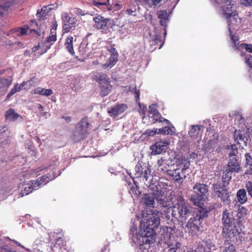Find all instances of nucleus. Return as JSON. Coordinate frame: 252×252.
<instances>
[{
	"mask_svg": "<svg viewBox=\"0 0 252 252\" xmlns=\"http://www.w3.org/2000/svg\"><path fill=\"white\" fill-rule=\"evenodd\" d=\"M161 213L156 210L145 214L141 211L137 218L131 220L129 236L140 252H148L156 235V229L160 224Z\"/></svg>",
	"mask_w": 252,
	"mask_h": 252,
	"instance_id": "1",
	"label": "nucleus"
},
{
	"mask_svg": "<svg viewBox=\"0 0 252 252\" xmlns=\"http://www.w3.org/2000/svg\"><path fill=\"white\" fill-rule=\"evenodd\" d=\"M149 188L148 193L144 194L142 199V202L147 207H155L156 202L158 206L162 207L168 206L165 189L161 186L151 184L149 185Z\"/></svg>",
	"mask_w": 252,
	"mask_h": 252,
	"instance_id": "2",
	"label": "nucleus"
},
{
	"mask_svg": "<svg viewBox=\"0 0 252 252\" xmlns=\"http://www.w3.org/2000/svg\"><path fill=\"white\" fill-rule=\"evenodd\" d=\"M191 212V207L184 199L180 198L178 203L172 207L167 208L165 211L167 220H176L183 222L185 221Z\"/></svg>",
	"mask_w": 252,
	"mask_h": 252,
	"instance_id": "3",
	"label": "nucleus"
},
{
	"mask_svg": "<svg viewBox=\"0 0 252 252\" xmlns=\"http://www.w3.org/2000/svg\"><path fill=\"white\" fill-rule=\"evenodd\" d=\"M229 117L234 118L235 121L239 122V126L241 130H236L233 136L234 140L237 144L239 145L240 147L244 148V146H247L248 140V134L244 131L245 128L247 127L246 124H252V114H249L245 118H243L238 112L234 111L229 114Z\"/></svg>",
	"mask_w": 252,
	"mask_h": 252,
	"instance_id": "4",
	"label": "nucleus"
},
{
	"mask_svg": "<svg viewBox=\"0 0 252 252\" xmlns=\"http://www.w3.org/2000/svg\"><path fill=\"white\" fill-rule=\"evenodd\" d=\"M222 222L223 224V234L226 238L234 241V238L239 234L235 219H233L229 214L227 210L222 212Z\"/></svg>",
	"mask_w": 252,
	"mask_h": 252,
	"instance_id": "5",
	"label": "nucleus"
},
{
	"mask_svg": "<svg viewBox=\"0 0 252 252\" xmlns=\"http://www.w3.org/2000/svg\"><path fill=\"white\" fill-rule=\"evenodd\" d=\"M56 177L55 171H52V174L49 176L44 175L41 177L37 181H31L30 183L26 185L24 189L19 193L20 197H23L31 193L32 190L37 189L41 186L45 185L50 181L53 180Z\"/></svg>",
	"mask_w": 252,
	"mask_h": 252,
	"instance_id": "6",
	"label": "nucleus"
},
{
	"mask_svg": "<svg viewBox=\"0 0 252 252\" xmlns=\"http://www.w3.org/2000/svg\"><path fill=\"white\" fill-rule=\"evenodd\" d=\"M215 7H217L221 2L222 14L227 19L232 16L237 14L236 5L231 0H209Z\"/></svg>",
	"mask_w": 252,
	"mask_h": 252,
	"instance_id": "7",
	"label": "nucleus"
},
{
	"mask_svg": "<svg viewBox=\"0 0 252 252\" xmlns=\"http://www.w3.org/2000/svg\"><path fill=\"white\" fill-rule=\"evenodd\" d=\"M215 7H217L221 2L222 14L227 19L232 16L237 14L236 5L231 0H209Z\"/></svg>",
	"mask_w": 252,
	"mask_h": 252,
	"instance_id": "8",
	"label": "nucleus"
},
{
	"mask_svg": "<svg viewBox=\"0 0 252 252\" xmlns=\"http://www.w3.org/2000/svg\"><path fill=\"white\" fill-rule=\"evenodd\" d=\"M195 194L190 197V200L198 206H201V201L204 200L208 196V188L203 184L197 183L193 187Z\"/></svg>",
	"mask_w": 252,
	"mask_h": 252,
	"instance_id": "9",
	"label": "nucleus"
},
{
	"mask_svg": "<svg viewBox=\"0 0 252 252\" xmlns=\"http://www.w3.org/2000/svg\"><path fill=\"white\" fill-rule=\"evenodd\" d=\"M227 21L228 30L229 31V35L231 40L235 46L236 45V42L239 40V37L233 33V31L237 30L241 26V19L238 17L237 14L232 16L229 18L226 19Z\"/></svg>",
	"mask_w": 252,
	"mask_h": 252,
	"instance_id": "10",
	"label": "nucleus"
},
{
	"mask_svg": "<svg viewBox=\"0 0 252 252\" xmlns=\"http://www.w3.org/2000/svg\"><path fill=\"white\" fill-rule=\"evenodd\" d=\"M207 216L205 212L199 211L195 216L191 218L188 221L186 226L192 231H199L203 220Z\"/></svg>",
	"mask_w": 252,
	"mask_h": 252,
	"instance_id": "11",
	"label": "nucleus"
},
{
	"mask_svg": "<svg viewBox=\"0 0 252 252\" xmlns=\"http://www.w3.org/2000/svg\"><path fill=\"white\" fill-rule=\"evenodd\" d=\"M214 194L220 198L222 201L225 204H229L230 202L228 191L226 188V185H221L220 183L217 182L214 185Z\"/></svg>",
	"mask_w": 252,
	"mask_h": 252,
	"instance_id": "12",
	"label": "nucleus"
},
{
	"mask_svg": "<svg viewBox=\"0 0 252 252\" xmlns=\"http://www.w3.org/2000/svg\"><path fill=\"white\" fill-rule=\"evenodd\" d=\"M149 119L150 122L151 123L159 122L165 124V125H171L170 121L161 117L155 105H151L149 106Z\"/></svg>",
	"mask_w": 252,
	"mask_h": 252,
	"instance_id": "13",
	"label": "nucleus"
},
{
	"mask_svg": "<svg viewBox=\"0 0 252 252\" xmlns=\"http://www.w3.org/2000/svg\"><path fill=\"white\" fill-rule=\"evenodd\" d=\"M151 171L146 163H138L135 167V176L136 178H143V180L148 181L151 177Z\"/></svg>",
	"mask_w": 252,
	"mask_h": 252,
	"instance_id": "14",
	"label": "nucleus"
},
{
	"mask_svg": "<svg viewBox=\"0 0 252 252\" xmlns=\"http://www.w3.org/2000/svg\"><path fill=\"white\" fill-rule=\"evenodd\" d=\"M203 126L199 125H191L188 132L190 140L192 142L199 143L201 139L202 131Z\"/></svg>",
	"mask_w": 252,
	"mask_h": 252,
	"instance_id": "15",
	"label": "nucleus"
},
{
	"mask_svg": "<svg viewBox=\"0 0 252 252\" xmlns=\"http://www.w3.org/2000/svg\"><path fill=\"white\" fill-rule=\"evenodd\" d=\"M62 18L63 22V30L65 32L74 29L77 25V21L74 18L69 17L67 13H63Z\"/></svg>",
	"mask_w": 252,
	"mask_h": 252,
	"instance_id": "16",
	"label": "nucleus"
},
{
	"mask_svg": "<svg viewBox=\"0 0 252 252\" xmlns=\"http://www.w3.org/2000/svg\"><path fill=\"white\" fill-rule=\"evenodd\" d=\"M187 168L185 166L182 169L177 168L173 170H168L167 171V173L176 182L181 183L186 178L185 171Z\"/></svg>",
	"mask_w": 252,
	"mask_h": 252,
	"instance_id": "17",
	"label": "nucleus"
},
{
	"mask_svg": "<svg viewBox=\"0 0 252 252\" xmlns=\"http://www.w3.org/2000/svg\"><path fill=\"white\" fill-rule=\"evenodd\" d=\"M169 144L168 140H160L156 142L155 145L151 146L152 154L157 155L165 152Z\"/></svg>",
	"mask_w": 252,
	"mask_h": 252,
	"instance_id": "18",
	"label": "nucleus"
},
{
	"mask_svg": "<svg viewBox=\"0 0 252 252\" xmlns=\"http://www.w3.org/2000/svg\"><path fill=\"white\" fill-rule=\"evenodd\" d=\"M109 51L111 53L110 57L105 63L102 64L101 65L102 68L104 69L111 68L118 61V54L116 50L111 47L110 49H109Z\"/></svg>",
	"mask_w": 252,
	"mask_h": 252,
	"instance_id": "19",
	"label": "nucleus"
},
{
	"mask_svg": "<svg viewBox=\"0 0 252 252\" xmlns=\"http://www.w3.org/2000/svg\"><path fill=\"white\" fill-rule=\"evenodd\" d=\"M216 249L215 245L213 244L211 240L203 241L200 246L198 248L197 251L191 250L188 252H211L212 250Z\"/></svg>",
	"mask_w": 252,
	"mask_h": 252,
	"instance_id": "20",
	"label": "nucleus"
},
{
	"mask_svg": "<svg viewBox=\"0 0 252 252\" xmlns=\"http://www.w3.org/2000/svg\"><path fill=\"white\" fill-rule=\"evenodd\" d=\"M89 127L88 120L86 118L83 119L77 126V132L79 135V139L84 138L87 132Z\"/></svg>",
	"mask_w": 252,
	"mask_h": 252,
	"instance_id": "21",
	"label": "nucleus"
},
{
	"mask_svg": "<svg viewBox=\"0 0 252 252\" xmlns=\"http://www.w3.org/2000/svg\"><path fill=\"white\" fill-rule=\"evenodd\" d=\"M92 4L94 6L104 11L111 10V6L109 4V0H92Z\"/></svg>",
	"mask_w": 252,
	"mask_h": 252,
	"instance_id": "22",
	"label": "nucleus"
},
{
	"mask_svg": "<svg viewBox=\"0 0 252 252\" xmlns=\"http://www.w3.org/2000/svg\"><path fill=\"white\" fill-rule=\"evenodd\" d=\"M233 46L235 50H239L241 56H243L246 52L252 53V44H251L242 43L239 45L238 40L236 42V45L235 46L233 44Z\"/></svg>",
	"mask_w": 252,
	"mask_h": 252,
	"instance_id": "23",
	"label": "nucleus"
},
{
	"mask_svg": "<svg viewBox=\"0 0 252 252\" xmlns=\"http://www.w3.org/2000/svg\"><path fill=\"white\" fill-rule=\"evenodd\" d=\"M93 19L95 23L94 26L97 29H105L109 21V19L104 18L100 16L94 17Z\"/></svg>",
	"mask_w": 252,
	"mask_h": 252,
	"instance_id": "24",
	"label": "nucleus"
},
{
	"mask_svg": "<svg viewBox=\"0 0 252 252\" xmlns=\"http://www.w3.org/2000/svg\"><path fill=\"white\" fill-rule=\"evenodd\" d=\"M127 108V106L125 104H118L112 107L108 111V112L111 116L114 117L123 113Z\"/></svg>",
	"mask_w": 252,
	"mask_h": 252,
	"instance_id": "25",
	"label": "nucleus"
},
{
	"mask_svg": "<svg viewBox=\"0 0 252 252\" xmlns=\"http://www.w3.org/2000/svg\"><path fill=\"white\" fill-rule=\"evenodd\" d=\"M229 162L228 163V169L232 172H238L240 165L238 163L236 157H229Z\"/></svg>",
	"mask_w": 252,
	"mask_h": 252,
	"instance_id": "26",
	"label": "nucleus"
},
{
	"mask_svg": "<svg viewBox=\"0 0 252 252\" xmlns=\"http://www.w3.org/2000/svg\"><path fill=\"white\" fill-rule=\"evenodd\" d=\"M69 80L70 81V87L74 91H78L81 88V78L79 76H70Z\"/></svg>",
	"mask_w": 252,
	"mask_h": 252,
	"instance_id": "27",
	"label": "nucleus"
},
{
	"mask_svg": "<svg viewBox=\"0 0 252 252\" xmlns=\"http://www.w3.org/2000/svg\"><path fill=\"white\" fill-rule=\"evenodd\" d=\"M38 81V79L36 77H32L29 81L26 82H23L21 84L17 92L22 90L23 88L25 90L29 89L31 86L35 84Z\"/></svg>",
	"mask_w": 252,
	"mask_h": 252,
	"instance_id": "28",
	"label": "nucleus"
},
{
	"mask_svg": "<svg viewBox=\"0 0 252 252\" xmlns=\"http://www.w3.org/2000/svg\"><path fill=\"white\" fill-rule=\"evenodd\" d=\"M93 78L96 81L99 82L100 85L105 83L109 82L108 76L103 73H96L93 76Z\"/></svg>",
	"mask_w": 252,
	"mask_h": 252,
	"instance_id": "29",
	"label": "nucleus"
},
{
	"mask_svg": "<svg viewBox=\"0 0 252 252\" xmlns=\"http://www.w3.org/2000/svg\"><path fill=\"white\" fill-rule=\"evenodd\" d=\"M220 252H236V251L235 246L228 241H226L223 246L220 247Z\"/></svg>",
	"mask_w": 252,
	"mask_h": 252,
	"instance_id": "30",
	"label": "nucleus"
},
{
	"mask_svg": "<svg viewBox=\"0 0 252 252\" xmlns=\"http://www.w3.org/2000/svg\"><path fill=\"white\" fill-rule=\"evenodd\" d=\"M247 210L246 208L240 206L239 207L236 215L237 218L235 219V221H236V223L238 225H240L241 222V219L247 214Z\"/></svg>",
	"mask_w": 252,
	"mask_h": 252,
	"instance_id": "31",
	"label": "nucleus"
},
{
	"mask_svg": "<svg viewBox=\"0 0 252 252\" xmlns=\"http://www.w3.org/2000/svg\"><path fill=\"white\" fill-rule=\"evenodd\" d=\"M158 134L174 135L175 128L173 126L169 127L165 126L164 127L158 129Z\"/></svg>",
	"mask_w": 252,
	"mask_h": 252,
	"instance_id": "32",
	"label": "nucleus"
},
{
	"mask_svg": "<svg viewBox=\"0 0 252 252\" xmlns=\"http://www.w3.org/2000/svg\"><path fill=\"white\" fill-rule=\"evenodd\" d=\"M73 37L71 36H68L66 39L64 45L68 52L71 55L74 54L73 50Z\"/></svg>",
	"mask_w": 252,
	"mask_h": 252,
	"instance_id": "33",
	"label": "nucleus"
},
{
	"mask_svg": "<svg viewBox=\"0 0 252 252\" xmlns=\"http://www.w3.org/2000/svg\"><path fill=\"white\" fill-rule=\"evenodd\" d=\"M100 86L101 89L100 94L103 96L107 95L112 89V86L110 82L105 83V84H102Z\"/></svg>",
	"mask_w": 252,
	"mask_h": 252,
	"instance_id": "34",
	"label": "nucleus"
},
{
	"mask_svg": "<svg viewBox=\"0 0 252 252\" xmlns=\"http://www.w3.org/2000/svg\"><path fill=\"white\" fill-rule=\"evenodd\" d=\"M51 7L48 6H44L41 9L40 11H37V16L39 20H42L46 18V16L49 13V10L51 9Z\"/></svg>",
	"mask_w": 252,
	"mask_h": 252,
	"instance_id": "35",
	"label": "nucleus"
},
{
	"mask_svg": "<svg viewBox=\"0 0 252 252\" xmlns=\"http://www.w3.org/2000/svg\"><path fill=\"white\" fill-rule=\"evenodd\" d=\"M158 17L160 19V23L161 25L166 27L167 23L169 21L167 12L164 10L159 11Z\"/></svg>",
	"mask_w": 252,
	"mask_h": 252,
	"instance_id": "36",
	"label": "nucleus"
},
{
	"mask_svg": "<svg viewBox=\"0 0 252 252\" xmlns=\"http://www.w3.org/2000/svg\"><path fill=\"white\" fill-rule=\"evenodd\" d=\"M134 94H135V100L139 104V107L140 108V113L142 115H145L146 113V110L147 109V107L146 106H145L144 104H141L139 102V91H137L136 89L134 91Z\"/></svg>",
	"mask_w": 252,
	"mask_h": 252,
	"instance_id": "37",
	"label": "nucleus"
},
{
	"mask_svg": "<svg viewBox=\"0 0 252 252\" xmlns=\"http://www.w3.org/2000/svg\"><path fill=\"white\" fill-rule=\"evenodd\" d=\"M171 227L162 226L160 227V234L162 236L164 240L168 239L170 237V232L172 231Z\"/></svg>",
	"mask_w": 252,
	"mask_h": 252,
	"instance_id": "38",
	"label": "nucleus"
},
{
	"mask_svg": "<svg viewBox=\"0 0 252 252\" xmlns=\"http://www.w3.org/2000/svg\"><path fill=\"white\" fill-rule=\"evenodd\" d=\"M237 197L239 202L243 204L247 201L246 191L244 189H239L237 193Z\"/></svg>",
	"mask_w": 252,
	"mask_h": 252,
	"instance_id": "39",
	"label": "nucleus"
},
{
	"mask_svg": "<svg viewBox=\"0 0 252 252\" xmlns=\"http://www.w3.org/2000/svg\"><path fill=\"white\" fill-rule=\"evenodd\" d=\"M233 172L227 169L223 173L222 179L223 185H226L228 184L229 181L231 180L232 177V173Z\"/></svg>",
	"mask_w": 252,
	"mask_h": 252,
	"instance_id": "40",
	"label": "nucleus"
},
{
	"mask_svg": "<svg viewBox=\"0 0 252 252\" xmlns=\"http://www.w3.org/2000/svg\"><path fill=\"white\" fill-rule=\"evenodd\" d=\"M6 120H14L16 118V113L15 110L12 108H10L5 113V115Z\"/></svg>",
	"mask_w": 252,
	"mask_h": 252,
	"instance_id": "41",
	"label": "nucleus"
},
{
	"mask_svg": "<svg viewBox=\"0 0 252 252\" xmlns=\"http://www.w3.org/2000/svg\"><path fill=\"white\" fill-rule=\"evenodd\" d=\"M151 39L153 40V43H154L155 45H158L159 43H161L158 49H160L163 45V42H161L160 36L158 34H155L154 35H150Z\"/></svg>",
	"mask_w": 252,
	"mask_h": 252,
	"instance_id": "42",
	"label": "nucleus"
},
{
	"mask_svg": "<svg viewBox=\"0 0 252 252\" xmlns=\"http://www.w3.org/2000/svg\"><path fill=\"white\" fill-rule=\"evenodd\" d=\"M230 150H231L229 153V157H236V154L238 153V150L236 145L235 144L232 145L230 146Z\"/></svg>",
	"mask_w": 252,
	"mask_h": 252,
	"instance_id": "43",
	"label": "nucleus"
},
{
	"mask_svg": "<svg viewBox=\"0 0 252 252\" xmlns=\"http://www.w3.org/2000/svg\"><path fill=\"white\" fill-rule=\"evenodd\" d=\"M44 44H46V42L45 43H43L42 42L39 43L37 46H36L32 48V51L35 52L37 50H38V49L41 48L42 50L43 51V52H46L47 49H48L50 48V45H45L46 47V48L45 49H44V50H43V48L42 46H43Z\"/></svg>",
	"mask_w": 252,
	"mask_h": 252,
	"instance_id": "44",
	"label": "nucleus"
},
{
	"mask_svg": "<svg viewBox=\"0 0 252 252\" xmlns=\"http://www.w3.org/2000/svg\"><path fill=\"white\" fill-rule=\"evenodd\" d=\"M158 128H154L153 129H148L143 133L142 135H147V136H154L156 133H158Z\"/></svg>",
	"mask_w": 252,
	"mask_h": 252,
	"instance_id": "45",
	"label": "nucleus"
},
{
	"mask_svg": "<svg viewBox=\"0 0 252 252\" xmlns=\"http://www.w3.org/2000/svg\"><path fill=\"white\" fill-rule=\"evenodd\" d=\"M245 157L247 164L249 166L251 170H252V157L250 155V154L248 153L246 154Z\"/></svg>",
	"mask_w": 252,
	"mask_h": 252,
	"instance_id": "46",
	"label": "nucleus"
},
{
	"mask_svg": "<svg viewBox=\"0 0 252 252\" xmlns=\"http://www.w3.org/2000/svg\"><path fill=\"white\" fill-rule=\"evenodd\" d=\"M126 12L128 14L135 16L137 14L136 13V6H133L131 8L127 9Z\"/></svg>",
	"mask_w": 252,
	"mask_h": 252,
	"instance_id": "47",
	"label": "nucleus"
},
{
	"mask_svg": "<svg viewBox=\"0 0 252 252\" xmlns=\"http://www.w3.org/2000/svg\"><path fill=\"white\" fill-rule=\"evenodd\" d=\"M56 34H53L50 35L46 39V42L47 43L53 44L54 42L56 40Z\"/></svg>",
	"mask_w": 252,
	"mask_h": 252,
	"instance_id": "48",
	"label": "nucleus"
},
{
	"mask_svg": "<svg viewBox=\"0 0 252 252\" xmlns=\"http://www.w3.org/2000/svg\"><path fill=\"white\" fill-rule=\"evenodd\" d=\"M53 94V91L51 89H43L41 95L48 96L51 95Z\"/></svg>",
	"mask_w": 252,
	"mask_h": 252,
	"instance_id": "49",
	"label": "nucleus"
},
{
	"mask_svg": "<svg viewBox=\"0 0 252 252\" xmlns=\"http://www.w3.org/2000/svg\"><path fill=\"white\" fill-rule=\"evenodd\" d=\"M17 246H19L20 247V249H19L18 252H31L30 249L26 248L23 246L21 245V244L17 242Z\"/></svg>",
	"mask_w": 252,
	"mask_h": 252,
	"instance_id": "50",
	"label": "nucleus"
},
{
	"mask_svg": "<svg viewBox=\"0 0 252 252\" xmlns=\"http://www.w3.org/2000/svg\"><path fill=\"white\" fill-rule=\"evenodd\" d=\"M28 29V27L24 26L23 27L20 28L18 30H17V32L19 31L20 32V34L21 35H23L27 33Z\"/></svg>",
	"mask_w": 252,
	"mask_h": 252,
	"instance_id": "51",
	"label": "nucleus"
},
{
	"mask_svg": "<svg viewBox=\"0 0 252 252\" xmlns=\"http://www.w3.org/2000/svg\"><path fill=\"white\" fill-rule=\"evenodd\" d=\"M246 187L249 194L252 197V183L251 182H248L246 185Z\"/></svg>",
	"mask_w": 252,
	"mask_h": 252,
	"instance_id": "52",
	"label": "nucleus"
},
{
	"mask_svg": "<svg viewBox=\"0 0 252 252\" xmlns=\"http://www.w3.org/2000/svg\"><path fill=\"white\" fill-rule=\"evenodd\" d=\"M20 161L21 164H24L29 159L28 158H25L24 157L21 156H17V160Z\"/></svg>",
	"mask_w": 252,
	"mask_h": 252,
	"instance_id": "53",
	"label": "nucleus"
},
{
	"mask_svg": "<svg viewBox=\"0 0 252 252\" xmlns=\"http://www.w3.org/2000/svg\"><path fill=\"white\" fill-rule=\"evenodd\" d=\"M240 1L246 6H252V0H240Z\"/></svg>",
	"mask_w": 252,
	"mask_h": 252,
	"instance_id": "54",
	"label": "nucleus"
},
{
	"mask_svg": "<svg viewBox=\"0 0 252 252\" xmlns=\"http://www.w3.org/2000/svg\"><path fill=\"white\" fill-rule=\"evenodd\" d=\"M29 154L31 157L32 160H34L36 158V152L32 149H29Z\"/></svg>",
	"mask_w": 252,
	"mask_h": 252,
	"instance_id": "55",
	"label": "nucleus"
},
{
	"mask_svg": "<svg viewBox=\"0 0 252 252\" xmlns=\"http://www.w3.org/2000/svg\"><path fill=\"white\" fill-rule=\"evenodd\" d=\"M0 82L2 85H4L7 87H8L11 83V82L9 81V79L4 78L1 79Z\"/></svg>",
	"mask_w": 252,
	"mask_h": 252,
	"instance_id": "56",
	"label": "nucleus"
},
{
	"mask_svg": "<svg viewBox=\"0 0 252 252\" xmlns=\"http://www.w3.org/2000/svg\"><path fill=\"white\" fill-rule=\"evenodd\" d=\"M246 63L250 66L252 67V56H249L246 58Z\"/></svg>",
	"mask_w": 252,
	"mask_h": 252,
	"instance_id": "57",
	"label": "nucleus"
},
{
	"mask_svg": "<svg viewBox=\"0 0 252 252\" xmlns=\"http://www.w3.org/2000/svg\"><path fill=\"white\" fill-rule=\"evenodd\" d=\"M145 19L148 21L152 23L153 17L152 15L150 13H145L144 15Z\"/></svg>",
	"mask_w": 252,
	"mask_h": 252,
	"instance_id": "58",
	"label": "nucleus"
},
{
	"mask_svg": "<svg viewBox=\"0 0 252 252\" xmlns=\"http://www.w3.org/2000/svg\"><path fill=\"white\" fill-rule=\"evenodd\" d=\"M16 93V85H15L14 86V87L13 88V89H12L11 91L10 92V93H9L6 96V100H7L11 96H12V95H13L14 94H15Z\"/></svg>",
	"mask_w": 252,
	"mask_h": 252,
	"instance_id": "59",
	"label": "nucleus"
},
{
	"mask_svg": "<svg viewBox=\"0 0 252 252\" xmlns=\"http://www.w3.org/2000/svg\"><path fill=\"white\" fill-rule=\"evenodd\" d=\"M74 12L78 15H83L85 14L84 12L81 9L76 8L74 9Z\"/></svg>",
	"mask_w": 252,
	"mask_h": 252,
	"instance_id": "60",
	"label": "nucleus"
},
{
	"mask_svg": "<svg viewBox=\"0 0 252 252\" xmlns=\"http://www.w3.org/2000/svg\"><path fill=\"white\" fill-rule=\"evenodd\" d=\"M43 89V88H42L38 87L34 89V94H39L41 95Z\"/></svg>",
	"mask_w": 252,
	"mask_h": 252,
	"instance_id": "61",
	"label": "nucleus"
},
{
	"mask_svg": "<svg viewBox=\"0 0 252 252\" xmlns=\"http://www.w3.org/2000/svg\"><path fill=\"white\" fill-rule=\"evenodd\" d=\"M198 158V154L195 153H192L189 156V158L195 159Z\"/></svg>",
	"mask_w": 252,
	"mask_h": 252,
	"instance_id": "62",
	"label": "nucleus"
},
{
	"mask_svg": "<svg viewBox=\"0 0 252 252\" xmlns=\"http://www.w3.org/2000/svg\"><path fill=\"white\" fill-rule=\"evenodd\" d=\"M176 248L173 246H170L169 249V252H176Z\"/></svg>",
	"mask_w": 252,
	"mask_h": 252,
	"instance_id": "63",
	"label": "nucleus"
},
{
	"mask_svg": "<svg viewBox=\"0 0 252 252\" xmlns=\"http://www.w3.org/2000/svg\"><path fill=\"white\" fill-rule=\"evenodd\" d=\"M31 33L32 34V33H36V34H37L38 36H40V32H38V31H35V30H31Z\"/></svg>",
	"mask_w": 252,
	"mask_h": 252,
	"instance_id": "64",
	"label": "nucleus"
}]
</instances>
